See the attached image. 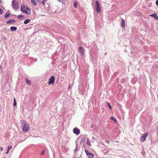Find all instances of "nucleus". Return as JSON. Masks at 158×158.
<instances>
[{
	"label": "nucleus",
	"mask_w": 158,
	"mask_h": 158,
	"mask_svg": "<svg viewBox=\"0 0 158 158\" xmlns=\"http://www.w3.org/2000/svg\"><path fill=\"white\" fill-rule=\"evenodd\" d=\"M42 1H47V0H42Z\"/></svg>",
	"instance_id": "nucleus-38"
},
{
	"label": "nucleus",
	"mask_w": 158,
	"mask_h": 158,
	"mask_svg": "<svg viewBox=\"0 0 158 158\" xmlns=\"http://www.w3.org/2000/svg\"><path fill=\"white\" fill-rule=\"evenodd\" d=\"M0 3H2V1L1 0H0Z\"/></svg>",
	"instance_id": "nucleus-35"
},
{
	"label": "nucleus",
	"mask_w": 158,
	"mask_h": 158,
	"mask_svg": "<svg viewBox=\"0 0 158 158\" xmlns=\"http://www.w3.org/2000/svg\"><path fill=\"white\" fill-rule=\"evenodd\" d=\"M12 146L11 145H9L7 147V149L9 150L12 148Z\"/></svg>",
	"instance_id": "nucleus-24"
},
{
	"label": "nucleus",
	"mask_w": 158,
	"mask_h": 158,
	"mask_svg": "<svg viewBox=\"0 0 158 158\" xmlns=\"http://www.w3.org/2000/svg\"><path fill=\"white\" fill-rule=\"evenodd\" d=\"M45 152V150H44V149L42 151V152H41V155L43 156V155H44V154Z\"/></svg>",
	"instance_id": "nucleus-23"
},
{
	"label": "nucleus",
	"mask_w": 158,
	"mask_h": 158,
	"mask_svg": "<svg viewBox=\"0 0 158 158\" xmlns=\"http://www.w3.org/2000/svg\"><path fill=\"white\" fill-rule=\"evenodd\" d=\"M108 106L110 110L112 108L111 107V106L110 105V103H108Z\"/></svg>",
	"instance_id": "nucleus-25"
},
{
	"label": "nucleus",
	"mask_w": 158,
	"mask_h": 158,
	"mask_svg": "<svg viewBox=\"0 0 158 158\" xmlns=\"http://www.w3.org/2000/svg\"><path fill=\"white\" fill-rule=\"evenodd\" d=\"M3 39H4V40H6V37H4L3 38Z\"/></svg>",
	"instance_id": "nucleus-33"
},
{
	"label": "nucleus",
	"mask_w": 158,
	"mask_h": 158,
	"mask_svg": "<svg viewBox=\"0 0 158 158\" xmlns=\"http://www.w3.org/2000/svg\"><path fill=\"white\" fill-rule=\"evenodd\" d=\"M78 52L82 55H83L85 52L84 48L81 46H80L78 48Z\"/></svg>",
	"instance_id": "nucleus-8"
},
{
	"label": "nucleus",
	"mask_w": 158,
	"mask_h": 158,
	"mask_svg": "<svg viewBox=\"0 0 158 158\" xmlns=\"http://www.w3.org/2000/svg\"><path fill=\"white\" fill-rule=\"evenodd\" d=\"M21 11L27 15H30L31 14V11L30 9L26 6L21 7Z\"/></svg>",
	"instance_id": "nucleus-2"
},
{
	"label": "nucleus",
	"mask_w": 158,
	"mask_h": 158,
	"mask_svg": "<svg viewBox=\"0 0 158 158\" xmlns=\"http://www.w3.org/2000/svg\"><path fill=\"white\" fill-rule=\"evenodd\" d=\"M95 3L96 11L98 13H99L101 11V9L100 8L99 3L97 1H95Z\"/></svg>",
	"instance_id": "nucleus-4"
},
{
	"label": "nucleus",
	"mask_w": 158,
	"mask_h": 158,
	"mask_svg": "<svg viewBox=\"0 0 158 158\" xmlns=\"http://www.w3.org/2000/svg\"><path fill=\"white\" fill-rule=\"evenodd\" d=\"M23 17V15H19L18 16V18H22V17Z\"/></svg>",
	"instance_id": "nucleus-27"
},
{
	"label": "nucleus",
	"mask_w": 158,
	"mask_h": 158,
	"mask_svg": "<svg viewBox=\"0 0 158 158\" xmlns=\"http://www.w3.org/2000/svg\"><path fill=\"white\" fill-rule=\"evenodd\" d=\"M16 104H17V103H16V100L15 98H14L13 105L14 106H16Z\"/></svg>",
	"instance_id": "nucleus-21"
},
{
	"label": "nucleus",
	"mask_w": 158,
	"mask_h": 158,
	"mask_svg": "<svg viewBox=\"0 0 158 158\" xmlns=\"http://www.w3.org/2000/svg\"><path fill=\"white\" fill-rule=\"evenodd\" d=\"M12 6L13 9H17L19 8V4L15 0H12Z\"/></svg>",
	"instance_id": "nucleus-3"
},
{
	"label": "nucleus",
	"mask_w": 158,
	"mask_h": 158,
	"mask_svg": "<svg viewBox=\"0 0 158 158\" xmlns=\"http://www.w3.org/2000/svg\"><path fill=\"white\" fill-rule=\"evenodd\" d=\"M92 139H93V140H94V139H95L94 137H92Z\"/></svg>",
	"instance_id": "nucleus-37"
},
{
	"label": "nucleus",
	"mask_w": 158,
	"mask_h": 158,
	"mask_svg": "<svg viewBox=\"0 0 158 158\" xmlns=\"http://www.w3.org/2000/svg\"><path fill=\"white\" fill-rule=\"evenodd\" d=\"M85 152L88 156V158H93L94 157V154L93 153H89L87 150H85Z\"/></svg>",
	"instance_id": "nucleus-5"
},
{
	"label": "nucleus",
	"mask_w": 158,
	"mask_h": 158,
	"mask_svg": "<svg viewBox=\"0 0 158 158\" xmlns=\"http://www.w3.org/2000/svg\"><path fill=\"white\" fill-rule=\"evenodd\" d=\"M26 83L28 85H30L31 84V81L29 80H28L27 78H25Z\"/></svg>",
	"instance_id": "nucleus-15"
},
{
	"label": "nucleus",
	"mask_w": 158,
	"mask_h": 158,
	"mask_svg": "<svg viewBox=\"0 0 158 158\" xmlns=\"http://www.w3.org/2000/svg\"><path fill=\"white\" fill-rule=\"evenodd\" d=\"M86 143L89 146H91L90 142L89 141V139H87V140Z\"/></svg>",
	"instance_id": "nucleus-18"
},
{
	"label": "nucleus",
	"mask_w": 158,
	"mask_h": 158,
	"mask_svg": "<svg viewBox=\"0 0 158 158\" xmlns=\"http://www.w3.org/2000/svg\"><path fill=\"white\" fill-rule=\"evenodd\" d=\"M77 147L76 148V149L74 150V152H76L77 150Z\"/></svg>",
	"instance_id": "nucleus-32"
},
{
	"label": "nucleus",
	"mask_w": 158,
	"mask_h": 158,
	"mask_svg": "<svg viewBox=\"0 0 158 158\" xmlns=\"http://www.w3.org/2000/svg\"><path fill=\"white\" fill-rule=\"evenodd\" d=\"M156 5L158 6V0H157L156 1Z\"/></svg>",
	"instance_id": "nucleus-29"
},
{
	"label": "nucleus",
	"mask_w": 158,
	"mask_h": 158,
	"mask_svg": "<svg viewBox=\"0 0 158 158\" xmlns=\"http://www.w3.org/2000/svg\"><path fill=\"white\" fill-rule=\"evenodd\" d=\"M59 2H62L63 3V0H57Z\"/></svg>",
	"instance_id": "nucleus-30"
},
{
	"label": "nucleus",
	"mask_w": 158,
	"mask_h": 158,
	"mask_svg": "<svg viewBox=\"0 0 158 158\" xmlns=\"http://www.w3.org/2000/svg\"><path fill=\"white\" fill-rule=\"evenodd\" d=\"M2 68V67L0 65V69H1Z\"/></svg>",
	"instance_id": "nucleus-39"
},
{
	"label": "nucleus",
	"mask_w": 158,
	"mask_h": 158,
	"mask_svg": "<svg viewBox=\"0 0 158 158\" xmlns=\"http://www.w3.org/2000/svg\"><path fill=\"white\" fill-rule=\"evenodd\" d=\"M73 132L74 134L78 135L80 133V131L79 129L76 127L73 129Z\"/></svg>",
	"instance_id": "nucleus-9"
},
{
	"label": "nucleus",
	"mask_w": 158,
	"mask_h": 158,
	"mask_svg": "<svg viewBox=\"0 0 158 158\" xmlns=\"http://www.w3.org/2000/svg\"><path fill=\"white\" fill-rule=\"evenodd\" d=\"M17 27H16L13 26L10 27V30L12 31H15L16 30Z\"/></svg>",
	"instance_id": "nucleus-14"
},
{
	"label": "nucleus",
	"mask_w": 158,
	"mask_h": 158,
	"mask_svg": "<svg viewBox=\"0 0 158 158\" xmlns=\"http://www.w3.org/2000/svg\"><path fill=\"white\" fill-rule=\"evenodd\" d=\"M21 127L23 132H27L29 131V125L26 121H24L21 124Z\"/></svg>",
	"instance_id": "nucleus-1"
},
{
	"label": "nucleus",
	"mask_w": 158,
	"mask_h": 158,
	"mask_svg": "<svg viewBox=\"0 0 158 158\" xmlns=\"http://www.w3.org/2000/svg\"><path fill=\"white\" fill-rule=\"evenodd\" d=\"M0 149H1V150H2V151H3V148H2V147H1V148H0Z\"/></svg>",
	"instance_id": "nucleus-34"
},
{
	"label": "nucleus",
	"mask_w": 158,
	"mask_h": 158,
	"mask_svg": "<svg viewBox=\"0 0 158 158\" xmlns=\"http://www.w3.org/2000/svg\"><path fill=\"white\" fill-rule=\"evenodd\" d=\"M45 1H41L40 0V4H42L44 6L45 5Z\"/></svg>",
	"instance_id": "nucleus-22"
},
{
	"label": "nucleus",
	"mask_w": 158,
	"mask_h": 158,
	"mask_svg": "<svg viewBox=\"0 0 158 158\" xmlns=\"http://www.w3.org/2000/svg\"><path fill=\"white\" fill-rule=\"evenodd\" d=\"M79 158H82V156H81V155L80 157Z\"/></svg>",
	"instance_id": "nucleus-36"
},
{
	"label": "nucleus",
	"mask_w": 158,
	"mask_h": 158,
	"mask_svg": "<svg viewBox=\"0 0 158 158\" xmlns=\"http://www.w3.org/2000/svg\"><path fill=\"white\" fill-rule=\"evenodd\" d=\"M148 135V134L147 133H144L141 136L140 139V141L141 142H143L145 140Z\"/></svg>",
	"instance_id": "nucleus-6"
},
{
	"label": "nucleus",
	"mask_w": 158,
	"mask_h": 158,
	"mask_svg": "<svg viewBox=\"0 0 158 158\" xmlns=\"http://www.w3.org/2000/svg\"><path fill=\"white\" fill-rule=\"evenodd\" d=\"M9 152V150H8L7 149V150L6 153V154H8Z\"/></svg>",
	"instance_id": "nucleus-31"
},
{
	"label": "nucleus",
	"mask_w": 158,
	"mask_h": 158,
	"mask_svg": "<svg viewBox=\"0 0 158 158\" xmlns=\"http://www.w3.org/2000/svg\"><path fill=\"white\" fill-rule=\"evenodd\" d=\"M15 20L14 19H11L7 21L6 22V23L7 24H11L15 23Z\"/></svg>",
	"instance_id": "nucleus-10"
},
{
	"label": "nucleus",
	"mask_w": 158,
	"mask_h": 158,
	"mask_svg": "<svg viewBox=\"0 0 158 158\" xmlns=\"http://www.w3.org/2000/svg\"><path fill=\"white\" fill-rule=\"evenodd\" d=\"M125 23L124 20L122 19H121V26L123 28L125 27Z\"/></svg>",
	"instance_id": "nucleus-11"
},
{
	"label": "nucleus",
	"mask_w": 158,
	"mask_h": 158,
	"mask_svg": "<svg viewBox=\"0 0 158 158\" xmlns=\"http://www.w3.org/2000/svg\"><path fill=\"white\" fill-rule=\"evenodd\" d=\"M3 12V10L2 9H0V15L2 14Z\"/></svg>",
	"instance_id": "nucleus-26"
},
{
	"label": "nucleus",
	"mask_w": 158,
	"mask_h": 158,
	"mask_svg": "<svg viewBox=\"0 0 158 158\" xmlns=\"http://www.w3.org/2000/svg\"><path fill=\"white\" fill-rule=\"evenodd\" d=\"M30 21V20L29 19H26L24 22V23L25 24H26L28 23Z\"/></svg>",
	"instance_id": "nucleus-16"
},
{
	"label": "nucleus",
	"mask_w": 158,
	"mask_h": 158,
	"mask_svg": "<svg viewBox=\"0 0 158 158\" xmlns=\"http://www.w3.org/2000/svg\"><path fill=\"white\" fill-rule=\"evenodd\" d=\"M105 142L109 144L110 143V141H108V140H106L105 141Z\"/></svg>",
	"instance_id": "nucleus-28"
},
{
	"label": "nucleus",
	"mask_w": 158,
	"mask_h": 158,
	"mask_svg": "<svg viewBox=\"0 0 158 158\" xmlns=\"http://www.w3.org/2000/svg\"><path fill=\"white\" fill-rule=\"evenodd\" d=\"M75 158H77L76 157Z\"/></svg>",
	"instance_id": "nucleus-40"
},
{
	"label": "nucleus",
	"mask_w": 158,
	"mask_h": 158,
	"mask_svg": "<svg viewBox=\"0 0 158 158\" xmlns=\"http://www.w3.org/2000/svg\"><path fill=\"white\" fill-rule=\"evenodd\" d=\"M77 2H76V1H75V2H74V3H73L74 6L75 8H77Z\"/></svg>",
	"instance_id": "nucleus-19"
},
{
	"label": "nucleus",
	"mask_w": 158,
	"mask_h": 158,
	"mask_svg": "<svg viewBox=\"0 0 158 158\" xmlns=\"http://www.w3.org/2000/svg\"><path fill=\"white\" fill-rule=\"evenodd\" d=\"M150 16L151 17H153L154 18V19L156 20H157L158 19V16L156 15L155 13H154L152 15H151Z\"/></svg>",
	"instance_id": "nucleus-13"
},
{
	"label": "nucleus",
	"mask_w": 158,
	"mask_h": 158,
	"mask_svg": "<svg viewBox=\"0 0 158 158\" xmlns=\"http://www.w3.org/2000/svg\"><path fill=\"white\" fill-rule=\"evenodd\" d=\"M9 11H7L4 15V17L5 18H6L9 17L10 15V14L9 13Z\"/></svg>",
	"instance_id": "nucleus-12"
},
{
	"label": "nucleus",
	"mask_w": 158,
	"mask_h": 158,
	"mask_svg": "<svg viewBox=\"0 0 158 158\" xmlns=\"http://www.w3.org/2000/svg\"><path fill=\"white\" fill-rule=\"evenodd\" d=\"M31 2L32 3L34 6H36L37 5V3L35 2L34 0H31Z\"/></svg>",
	"instance_id": "nucleus-17"
},
{
	"label": "nucleus",
	"mask_w": 158,
	"mask_h": 158,
	"mask_svg": "<svg viewBox=\"0 0 158 158\" xmlns=\"http://www.w3.org/2000/svg\"><path fill=\"white\" fill-rule=\"evenodd\" d=\"M55 78L53 76H52L49 78L48 83L49 84H52L54 83Z\"/></svg>",
	"instance_id": "nucleus-7"
},
{
	"label": "nucleus",
	"mask_w": 158,
	"mask_h": 158,
	"mask_svg": "<svg viewBox=\"0 0 158 158\" xmlns=\"http://www.w3.org/2000/svg\"><path fill=\"white\" fill-rule=\"evenodd\" d=\"M111 119L114 122H116V121H117L116 119L113 117H111Z\"/></svg>",
	"instance_id": "nucleus-20"
}]
</instances>
